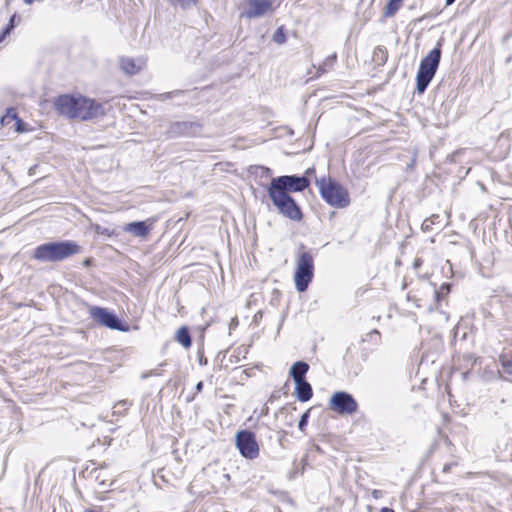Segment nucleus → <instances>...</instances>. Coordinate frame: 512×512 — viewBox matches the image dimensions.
<instances>
[{
  "label": "nucleus",
  "instance_id": "nucleus-1",
  "mask_svg": "<svg viewBox=\"0 0 512 512\" xmlns=\"http://www.w3.org/2000/svg\"><path fill=\"white\" fill-rule=\"evenodd\" d=\"M81 252V246L75 241H51L38 245L32 252V258L43 263L64 261Z\"/></svg>",
  "mask_w": 512,
  "mask_h": 512
},
{
  "label": "nucleus",
  "instance_id": "nucleus-2",
  "mask_svg": "<svg viewBox=\"0 0 512 512\" xmlns=\"http://www.w3.org/2000/svg\"><path fill=\"white\" fill-rule=\"evenodd\" d=\"M315 184L322 199L331 207L343 209L350 205L348 190L330 176L316 178Z\"/></svg>",
  "mask_w": 512,
  "mask_h": 512
},
{
  "label": "nucleus",
  "instance_id": "nucleus-3",
  "mask_svg": "<svg viewBox=\"0 0 512 512\" xmlns=\"http://www.w3.org/2000/svg\"><path fill=\"white\" fill-rule=\"evenodd\" d=\"M443 39L421 60L416 75V90L423 94L434 78L441 60V47Z\"/></svg>",
  "mask_w": 512,
  "mask_h": 512
},
{
  "label": "nucleus",
  "instance_id": "nucleus-4",
  "mask_svg": "<svg viewBox=\"0 0 512 512\" xmlns=\"http://www.w3.org/2000/svg\"><path fill=\"white\" fill-rule=\"evenodd\" d=\"M314 277V259L310 252L299 251L296 258L294 282L296 290L305 292Z\"/></svg>",
  "mask_w": 512,
  "mask_h": 512
},
{
  "label": "nucleus",
  "instance_id": "nucleus-5",
  "mask_svg": "<svg viewBox=\"0 0 512 512\" xmlns=\"http://www.w3.org/2000/svg\"><path fill=\"white\" fill-rule=\"evenodd\" d=\"M267 193L280 215L294 222L302 221L301 207L290 194L269 189H267Z\"/></svg>",
  "mask_w": 512,
  "mask_h": 512
},
{
  "label": "nucleus",
  "instance_id": "nucleus-6",
  "mask_svg": "<svg viewBox=\"0 0 512 512\" xmlns=\"http://www.w3.org/2000/svg\"><path fill=\"white\" fill-rule=\"evenodd\" d=\"M310 186V180L307 176L302 175H283L272 178L267 189L280 193L303 192Z\"/></svg>",
  "mask_w": 512,
  "mask_h": 512
},
{
  "label": "nucleus",
  "instance_id": "nucleus-7",
  "mask_svg": "<svg viewBox=\"0 0 512 512\" xmlns=\"http://www.w3.org/2000/svg\"><path fill=\"white\" fill-rule=\"evenodd\" d=\"M235 440L236 446L243 457L251 460L258 457L259 445L252 431L241 430L237 432Z\"/></svg>",
  "mask_w": 512,
  "mask_h": 512
},
{
  "label": "nucleus",
  "instance_id": "nucleus-8",
  "mask_svg": "<svg viewBox=\"0 0 512 512\" xmlns=\"http://www.w3.org/2000/svg\"><path fill=\"white\" fill-rule=\"evenodd\" d=\"M90 316L99 324L118 331H127L128 326L123 325L119 317L106 308L92 306L89 310Z\"/></svg>",
  "mask_w": 512,
  "mask_h": 512
},
{
  "label": "nucleus",
  "instance_id": "nucleus-9",
  "mask_svg": "<svg viewBox=\"0 0 512 512\" xmlns=\"http://www.w3.org/2000/svg\"><path fill=\"white\" fill-rule=\"evenodd\" d=\"M330 408L341 415H351L357 411L358 403L350 393L338 391L330 398Z\"/></svg>",
  "mask_w": 512,
  "mask_h": 512
},
{
  "label": "nucleus",
  "instance_id": "nucleus-10",
  "mask_svg": "<svg viewBox=\"0 0 512 512\" xmlns=\"http://www.w3.org/2000/svg\"><path fill=\"white\" fill-rule=\"evenodd\" d=\"M103 115H105V110L102 104L96 102L93 99L84 96H79L77 113L75 114L74 119L88 121Z\"/></svg>",
  "mask_w": 512,
  "mask_h": 512
},
{
  "label": "nucleus",
  "instance_id": "nucleus-11",
  "mask_svg": "<svg viewBox=\"0 0 512 512\" xmlns=\"http://www.w3.org/2000/svg\"><path fill=\"white\" fill-rule=\"evenodd\" d=\"M201 132V124L198 122L181 121L172 123L166 134L168 138L194 137Z\"/></svg>",
  "mask_w": 512,
  "mask_h": 512
},
{
  "label": "nucleus",
  "instance_id": "nucleus-12",
  "mask_svg": "<svg viewBox=\"0 0 512 512\" xmlns=\"http://www.w3.org/2000/svg\"><path fill=\"white\" fill-rule=\"evenodd\" d=\"M78 103L79 96L65 94L57 97L55 107L59 114L74 119L77 113Z\"/></svg>",
  "mask_w": 512,
  "mask_h": 512
},
{
  "label": "nucleus",
  "instance_id": "nucleus-13",
  "mask_svg": "<svg viewBox=\"0 0 512 512\" xmlns=\"http://www.w3.org/2000/svg\"><path fill=\"white\" fill-rule=\"evenodd\" d=\"M250 9L243 16L247 18H256L264 15L271 7L269 0H249Z\"/></svg>",
  "mask_w": 512,
  "mask_h": 512
},
{
  "label": "nucleus",
  "instance_id": "nucleus-14",
  "mask_svg": "<svg viewBox=\"0 0 512 512\" xmlns=\"http://www.w3.org/2000/svg\"><path fill=\"white\" fill-rule=\"evenodd\" d=\"M123 230L135 237L145 238L149 234L151 227L145 221H134L127 223Z\"/></svg>",
  "mask_w": 512,
  "mask_h": 512
},
{
  "label": "nucleus",
  "instance_id": "nucleus-15",
  "mask_svg": "<svg viewBox=\"0 0 512 512\" xmlns=\"http://www.w3.org/2000/svg\"><path fill=\"white\" fill-rule=\"evenodd\" d=\"M295 394L300 402H307L313 396L311 384L307 380L295 382Z\"/></svg>",
  "mask_w": 512,
  "mask_h": 512
},
{
  "label": "nucleus",
  "instance_id": "nucleus-16",
  "mask_svg": "<svg viewBox=\"0 0 512 512\" xmlns=\"http://www.w3.org/2000/svg\"><path fill=\"white\" fill-rule=\"evenodd\" d=\"M12 122H14V126L16 131L23 132V121L18 117L17 112L13 108H9L5 115L1 117V124L2 126H8Z\"/></svg>",
  "mask_w": 512,
  "mask_h": 512
},
{
  "label": "nucleus",
  "instance_id": "nucleus-17",
  "mask_svg": "<svg viewBox=\"0 0 512 512\" xmlns=\"http://www.w3.org/2000/svg\"><path fill=\"white\" fill-rule=\"evenodd\" d=\"M309 370V365L304 361L295 362L290 368V376L293 378L294 382H298L301 380H306L305 376Z\"/></svg>",
  "mask_w": 512,
  "mask_h": 512
},
{
  "label": "nucleus",
  "instance_id": "nucleus-18",
  "mask_svg": "<svg viewBox=\"0 0 512 512\" xmlns=\"http://www.w3.org/2000/svg\"><path fill=\"white\" fill-rule=\"evenodd\" d=\"M121 69L129 75H135L137 74L140 69L141 65L137 64L134 59L129 57H123L120 60Z\"/></svg>",
  "mask_w": 512,
  "mask_h": 512
},
{
  "label": "nucleus",
  "instance_id": "nucleus-19",
  "mask_svg": "<svg viewBox=\"0 0 512 512\" xmlns=\"http://www.w3.org/2000/svg\"><path fill=\"white\" fill-rule=\"evenodd\" d=\"M175 338L184 348H189L192 345L190 332L186 326H182L177 330Z\"/></svg>",
  "mask_w": 512,
  "mask_h": 512
},
{
  "label": "nucleus",
  "instance_id": "nucleus-20",
  "mask_svg": "<svg viewBox=\"0 0 512 512\" xmlns=\"http://www.w3.org/2000/svg\"><path fill=\"white\" fill-rule=\"evenodd\" d=\"M336 61H337L336 53H333V54L329 55L328 57H326L324 62L318 66L317 72H316V77H320L321 75H323V74L327 73L329 70H331L333 68L334 64L336 63Z\"/></svg>",
  "mask_w": 512,
  "mask_h": 512
},
{
  "label": "nucleus",
  "instance_id": "nucleus-21",
  "mask_svg": "<svg viewBox=\"0 0 512 512\" xmlns=\"http://www.w3.org/2000/svg\"><path fill=\"white\" fill-rule=\"evenodd\" d=\"M361 342H368L375 346H378L381 343V334L377 329H373L362 336Z\"/></svg>",
  "mask_w": 512,
  "mask_h": 512
},
{
  "label": "nucleus",
  "instance_id": "nucleus-22",
  "mask_svg": "<svg viewBox=\"0 0 512 512\" xmlns=\"http://www.w3.org/2000/svg\"><path fill=\"white\" fill-rule=\"evenodd\" d=\"M401 0H388L385 8H384V16L392 17L401 7Z\"/></svg>",
  "mask_w": 512,
  "mask_h": 512
},
{
  "label": "nucleus",
  "instance_id": "nucleus-23",
  "mask_svg": "<svg viewBox=\"0 0 512 512\" xmlns=\"http://www.w3.org/2000/svg\"><path fill=\"white\" fill-rule=\"evenodd\" d=\"M499 362L502 367V372L506 375L512 376V359L506 355H500Z\"/></svg>",
  "mask_w": 512,
  "mask_h": 512
},
{
  "label": "nucleus",
  "instance_id": "nucleus-24",
  "mask_svg": "<svg viewBox=\"0 0 512 512\" xmlns=\"http://www.w3.org/2000/svg\"><path fill=\"white\" fill-rule=\"evenodd\" d=\"M168 2L175 7H180L185 10L195 6L198 0H168Z\"/></svg>",
  "mask_w": 512,
  "mask_h": 512
},
{
  "label": "nucleus",
  "instance_id": "nucleus-25",
  "mask_svg": "<svg viewBox=\"0 0 512 512\" xmlns=\"http://www.w3.org/2000/svg\"><path fill=\"white\" fill-rule=\"evenodd\" d=\"M273 41L277 44H284L286 42V34L283 26L276 29L273 34Z\"/></svg>",
  "mask_w": 512,
  "mask_h": 512
},
{
  "label": "nucleus",
  "instance_id": "nucleus-26",
  "mask_svg": "<svg viewBox=\"0 0 512 512\" xmlns=\"http://www.w3.org/2000/svg\"><path fill=\"white\" fill-rule=\"evenodd\" d=\"M132 405L128 400H121L117 402L114 406V414H121L123 411H126Z\"/></svg>",
  "mask_w": 512,
  "mask_h": 512
},
{
  "label": "nucleus",
  "instance_id": "nucleus-27",
  "mask_svg": "<svg viewBox=\"0 0 512 512\" xmlns=\"http://www.w3.org/2000/svg\"><path fill=\"white\" fill-rule=\"evenodd\" d=\"M450 287L451 286L448 283L442 284L440 289L434 292L436 299L440 300L442 297L447 295L450 292Z\"/></svg>",
  "mask_w": 512,
  "mask_h": 512
},
{
  "label": "nucleus",
  "instance_id": "nucleus-28",
  "mask_svg": "<svg viewBox=\"0 0 512 512\" xmlns=\"http://www.w3.org/2000/svg\"><path fill=\"white\" fill-rule=\"evenodd\" d=\"M308 418H309V412H305L302 414V416L300 417V420L298 422V428L303 431L305 429V427L307 426V423H308Z\"/></svg>",
  "mask_w": 512,
  "mask_h": 512
},
{
  "label": "nucleus",
  "instance_id": "nucleus-29",
  "mask_svg": "<svg viewBox=\"0 0 512 512\" xmlns=\"http://www.w3.org/2000/svg\"><path fill=\"white\" fill-rule=\"evenodd\" d=\"M14 28H12V24H6V26L3 28L2 32L0 33V43L4 41V39L10 35V33L13 31Z\"/></svg>",
  "mask_w": 512,
  "mask_h": 512
},
{
  "label": "nucleus",
  "instance_id": "nucleus-30",
  "mask_svg": "<svg viewBox=\"0 0 512 512\" xmlns=\"http://www.w3.org/2000/svg\"><path fill=\"white\" fill-rule=\"evenodd\" d=\"M455 466H458V461H452L450 463H446V464H444L442 471L444 473H448L451 470V468L455 467Z\"/></svg>",
  "mask_w": 512,
  "mask_h": 512
},
{
  "label": "nucleus",
  "instance_id": "nucleus-31",
  "mask_svg": "<svg viewBox=\"0 0 512 512\" xmlns=\"http://www.w3.org/2000/svg\"><path fill=\"white\" fill-rule=\"evenodd\" d=\"M433 221L431 219H425L422 223V230L428 231L431 228Z\"/></svg>",
  "mask_w": 512,
  "mask_h": 512
},
{
  "label": "nucleus",
  "instance_id": "nucleus-32",
  "mask_svg": "<svg viewBox=\"0 0 512 512\" xmlns=\"http://www.w3.org/2000/svg\"><path fill=\"white\" fill-rule=\"evenodd\" d=\"M19 21H20V18L17 16V14H13L10 17L9 22L7 24H12V28H15L16 22H19Z\"/></svg>",
  "mask_w": 512,
  "mask_h": 512
},
{
  "label": "nucleus",
  "instance_id": "nucleus-33",
  "mask_svg": "<svg viewBox=\"0 0 512 512\" xmlns=\"http://www.w3.org/2000/svg\"><path fill=\"white\" fill-rule=\"evenodd\" d=\"M181 92H182V91H180V90H175V91H172V92L165 93V94H163L162 96H163V98H171V97H173L174 95H178V94H180Z\"/></svg>",
  "mask_w": 512,
  "mask_h": 512
},
{
  "label": "nucleus",
  "instance_id": "nucleus-34",
  "mask_svg": "<svg viewBox=\"0 0 512 512\" xmlns=\"http://www.w3.org/2000/svg\"><path fill=\"white\" fill-rule=\"evenodd\" d=\"M154 375H158V373L155 370H151L147 373H143L142 378H147V377L154 376Z\"/></svg>",
  "mask_w": 512,
  "mask_h": 512
},
{
  "label": "nucleus",
  "instance_id": "nucleus-35",
  "mask_svg": "<svg viewBox=\"0 0 512 512\" xmlns=\"http://www.w3.org/2000/svg\"><path fill=\"white\" fill-rule=\"evenodd\" d=\"M36 169H37V165H34V166L30 167V168H29V170H28V174H29L30 176L35 175V173H36Z\"/></svg>",
  "mask_w": 512,
  "mask_h": 512
},
{
  "label": "nucleus",
  "instance_id": "nucleus-36",
  "mask_svg": "<svg viewBox=\"0 0 512 512\" xmlns=\"http://www.w3.org/2000/svg\"><path fill=\"white\" fill-rule=\"evenodd\" d=\"M196 391L197 392H201L202 389H203V382L202 381H199L197 384H196Z\"/></svg>",
  "mask_w": 512,
  "mask_h": 512
},
{
  "label": "nucleus",
  "instance_id": "nucleus-37",
  "mask_svg": "<svg viewBox=\"0 0 512 512\" xmlns=\"http://www.w3.org/2000/svg\"><path fill=\"white\" fill-rule=\"evenodd\" d=\"M314 173H315V169H314L313 167H311V168H308V169L306 170V172H305V174H304V175L308 177V175H312V174H314Z\"/></svg>",
  "mask_w": 512,
  "mask_h": 512
},
{
  "label": "nucleus",
  "instance_id": "nucleus-38",
  "mask_svg": "<svg viewBox=\"0 0 512 512\" xmlns=\"http://www.w3.org/2000/svg\"><path fill=\"white\" fill-rule=\"evenodd\" d=\"M91 264H92V259H91V258H86V259L83 261V265H84L85 267H89Z\"/></svg>",
  "mask_w": 512,
  "mask_h": 512
},
{
  "label": "nucleus",
  "instance_id": "nucleus-39",
  "mask_svg": "<svg viewBox=\"0 0 512 512\" xmlns=\"http://www.w3.org/2000/svg\"><path fill=\"white\" fill-rule=\"evenodd\" d=\"M380 512H395L393 509L388 507H383L380 509Z\"/></svg>",
  "mask_w": 512,
  "mask_h": 512
},
{
  "label": "nucleus",
  "instance_id": "nucleus-40",
  "mask_svg": "<svg viewBox=\"0 0 512 512\" xmlns=\"http://www.w3.org/2000/svg\"><path fill=\"white\" fill-rule=\"evenodd\" d=\"M456 0H446V6L452 5Z\"/></svg>",
  "mask_w": 512,
  "mask_h": 512
},
{
  "label": "nucleus",
  "instance_id": "nucleus-41",
  "mask_svg": "<svg viewBox=\"0 0 512 512\" xmlns=\"http://www.w3.org/2000/svg\"><path fill=\"white\" fill-rule=\"evenodd\" d=\"M378 493H379V491H378V490H374V491H373V496H374V497H377V496H378Z\"/></svg>",
  "mask_w": 512,
  "mask_h": 512
},
{
  "label": "nucleus",
  "instance_id": "nucleus-42",
  "mask_svg": "<svg viewBox=\"0 0 512 512\" xmlns=\"http://www.w3.org/2000/svg\"><path fill=\"white\" fill-rule=\"evenodd\" d=\"M84 512H96V511H94V510H86Z\"/></svg>",
  "mask_w": 512,
  "mask_h": 512
}]
</instances>
